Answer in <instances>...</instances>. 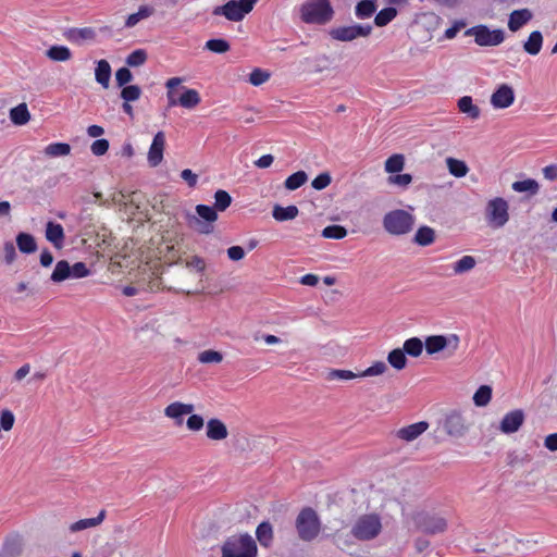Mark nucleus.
<instances>
[{"label": "nucleus", "instance_id": "1", "mask_svg": "<svg viewBox=\"0 0 557 557\" xmlns=\"http://www.w3.org/2000/svg\"><path fill=\"white\" fill-rule=\"evenodd\" d=\"M333 15L330 0H308L300 7V18L307 24L324 25Z\"/></svg>", "mask_w": 557, "mask_h": 557}, {"label": "nucleus", "instance_id": "2", "mask_svg": "<svg viewBox=\"0 0 557 557\" xmlns=\"http://www.w3.org/2000/svg\"><path fill=\"white\" fill-rule=\"evenodd\" d=\"M413 225L414 216L403 209L392 210L383 218L384 230L394 236H401L410 233Z\"/></svg>", "mask_w": 557, "mask_h": 557}, {"label": "nucleus", "instance_id": "3", "mask_svg": "<svg viewBox=\"0 0 557 557\" xmlns=\"http://www.w3.org/2000/svg\"><path fill=\"white\" fill-rule=\"evenodd\" d=\"M296 530L301 541H313L321 531V521L318 513L310 507L300 510L296 518Z\"/></svg>", "mask_w": 557, "mask_h": 557}, {"label": "nucleus", "instance_id": "4", "mask_svg": "<svg viewBox=\"0 0 557 557\" xmlns=\"http://www.w3.org/2000/svg\"><path fill=\"white\" fill-rule=\"evenodd\" d=\"M381 531L382 522L376 513L361 515L351 527V535L359 541L374 540Z\"/></svg>", "mask_w": 557, "mask_h": 557}, {"label": "nucleus", "instance_id": "5", "mask_svg": "<svg viewBox=\"0 0 557 557\" xmlns=\"http://www.w3.org/2000/svg\"><path fill=\"white\" fill-rule=\"evenodd\" d=\"M485 220L492 228H502L509 221V203L503 197H495L486 202Z\"/></svg>", "mask_w": 557, "mask_h": 557}, {"label": "nucleus", "instance_id": "6", "mask_svg": "<svg viewBox=\"0 0 557 557\" xmlns=\"http://www.w3.org/2000/svg\"><path fill=\"white\" fill-rule=\"evenodd\" d=\"M195 210L198 216H190L189 225L199 234H211L218 220V211L207 205H197Z\"/></svg>", "mask_w": 557, "mask_h": 557}, {"label": "nucleus", "instance_id": "7", "mask_svg": "<svg viewBox=\"0 0 557 557\" xmlns=\"http://www.w3.org/2000/svg\"><path fill=\"white\" fill-rule=\"evenodd\" d=\"M413 520L417 529L429 535L444 533L447 530V520L435 513L422 511L417 513Z\"/></svg>", "mask_w": 557, "mask_h": 557}, {"label": "nucleus", "instance_id": "8", "mask_svg": "<svg viewBox=\"0 0 557 557\" xmlns=\"http://www.w3.org/2000/svg\"><path fill=\"white\" fill-rule=\"evenodd\" d=\"M465 36H473L476 45L493 47L500 45L505 39L503 29L491 30L486 25H476L465 32Z\"/></svg>", "mask_w": 557, "mask_h": 557}, {"label": "nucleus", "instance_id": "9", "mask_svg": "<svg viewBox=\"0 0 557 557\" xmlns=\"http://www.w3.org/2000/svg\"><path fill=\"white\" fill-rule=\"evenodd\" d=\"M371 24H355L332 28L330 36L338 41H352L359 37H369L372 33Z\"/></svg>", "mask_w": 557, "mask_h": 557}, {"label": "nucleus", "instance_id": "10", "mask_svg": "<svg viewBox=\"0 0 557 557\" xmlns=\"http://www.w3.org/2000/svg\"><path fill=\"white\" fill-rule=\"evenodd\" d=\"M459 342V336L456 334H450L449 336L431 335L425 338L424 345L429 355L440 352L446 348L450 349L453 354L458 349Z\"/></svg>", "mask_w": 557, "mask_h": 557}, {"label": "nucleus", "instance_id": "11", "mask_svg": "<svg viewBox=\"0 0 557 557\" xmlns=\"http://www.w3.org/2000/svg\"><path fill=\"white\" fill-rule=\"evenodd\" d=\"M64 38L76 46L90 44L97 39V30L94 27H71L64 30Z\"/></svg>", "mask_w": 557, "mask_h": 557}, {"label": "nucleus", "instance_id": "12", "mask_svg": "<svg viewBox=\"0 0 557 557\" xmlns=\"http://www.w3.org/2000/svg\"><path fill=\"white\" fill-rule=\"evenodd\" d=\"M525 420L522 409H515L504 416L499 423V431L504 434H512L519 431Z\"/></svg>", "mask_w": 557, "mask_h": 557}, {"label": "nucleus", "instance_id": "13", "mask_svg": "<svg viewBox=\"0 0 557 557\" xmlns=\"http://www.w3.org/2000/svg\"><path fill=\"white\" fill-rule=\"evenodd\" d=\"M468 423L461 413L453 411L446 416L444 421V429L448 435L454 437H461L468 431Z\"/></svg>", "mask_w": 557, "mask_h": 557}, {"label": "nucleus", "instance_id": "14", "mask_svg": "<svg viewBox=\"0 0 557 557\" xmlns=\"http://www.w3.org/2000/svg\"><path fill=\"white\" fill-rule=\"evenodd\" d=\"M515 101L513 88L507 84H502L491 96V104L494 109H506Z\"/></svg>", "mask_w": 557, "mask_h": 557}, {"label": "nucleus", "instance_id": "15", "mask_svg": "<svg viewBox=\"0 0 557 557\" xmlns=\"http://www.w3.org/2000/svg\"><path fill=\"white\" fill-rule=\"evenodd\" d=\"M214 15H224L230 21H240L244 18V0H232L226 4L216 7L213 10Z\"/></svg>", "mask_w": 557, "mask_h": 557}, {"label": "nucleus", "instance_id": "16", "mask_svg": "<svg viewBox=\"0 0 557 557\" xmlns=\"http://www.w3.org/2000/svg\"><path fill=\"white\" fill-rule=\"evenodd\" d=\"M165 146V136L163 132H158L148 151V163L150 166H158L163 159V150Z\"/></svg>", "mask_w": 557, "mask_h": 557}, {"label": "nucleus", "instance_id": "17", "mask_svg": "<svg viewBox=\"0 0 557 557\" xmlns=\"http://www.w3.org/2000/svg\"><path fill=\"white\" fill-rule=\"evenodd\" d=\"M195 407L193 404L174 401L165 407L164 414L173 419L176 425H182L184 416L193 413Z\"/></svg>", "mask_w": 557, "mask_h": 557}, {"label": "nucleus", "instance_id": "18", "mask_svg": "<svg viewBox=\"0 0 557 557\" xmlns=\"http://www.w3.org/2000/svg\"><path fill=\"white\" fill-rule=\"evenodd\" d=\"M222 557H244V534L230 536L224 542Z\"/></svg>", "mask_w": 557, "mask_h": 557}, {"label": "nucleus", "instance_id": "19", "mask_svg": "<svg viewBox=\"0 0 557 557\" xmlns=\"http://www.w3.org/2000/svg\"><path fill=\"white\" fill-rule=\"evenodd\" d=\"M206 435L211 441H222L228 435L226 425L216 418H212L207 422Z\"/></svg>", "mask_w": 557, "mask_h": 557}, {"label": "nucleus", "instance_id": "20", "mask_svg": "<svg viewBox=\"0 0 557 557\" xmlns=\"http://www.w3.org/2000/svg\"><path fill=\"white\" fill-rule=\"evenodd\" d=\"M533 17L529 9L515 10L510 13L508 20V28L511 32H518L523 25L529 23Z\"/></svg>", "mask_w": 557, "mask_h": 557}, {"label": "nucleus", "instance_id": "21", "mask_svg": "<svg viewBox=\"0 0 557 557\" xmlns=\"http://www.w3.org/2000/svg\"><path fill=\"white\" fill-rule=\"evenodd\" d=\"M429 428V423L420 421L408 426L401 428L397 431V436L406 442H411L419 437Z\"/></svg>", "mask_w": 557, "mask_h": 557}, {"label": "nucleus", "instance_id": "22", "mask_svg": "<svg viewBox=\"0 0 557 557\" xmlns=\"http://www.w3.org/2000/svg\"><path fill=\"white\" fill-rule=\"evenodd\" d=\"M64 231L61 224L49 221L46 225V238L55 248L61 249L64 243Z\"/></svg>", "mask_w": 557, "mask_h": 557}, {"label": "nucleus", "instance_id": "23", "mask_svg": "<svg viewBox=\"0 0 557 557\" xmlns=\"http://www.w3.org/2000/svg\"><path fill=\"white\" fill-rule=\"evenodd\" d=\"M111 74V65L107 60L102 59L96 62L95 79L103 88L109 87Z\"/></svg>", "mask_w": 557, "mask_h": 557}, {"label": "nucleus", "instance_id": "24", "mask_svg": "<svg viewBox=\"0 0 557 557\" xmlns=\"http://www.w3.org/2000/svg\"><path fill=\"white\" fill-rule=\"evenodd\" d=\"M299 214V210L296 206L290 205L287 207H282L280 205H275L272 210V216L277 222H285L294 220Z\"/></svg>", "mask_w": 557, "mask_h": 557}, {"label": "nucleus", "instance_id": "25", "mask_svg": "<svg viewBox=\"0 0 557 557\" xmlns=\"http://www.w3.org/2000/svg\"><path fill=\"white\" fill-rule=\"evenodd\" d=\"M104 518L106 510H101L97 517L78 520L72 523L69 529L72 533H75L86 529L95 528L101 524Z\"/></svg>", "mask_w": 557, "mask_h": 557}, {"label": "nucleus", "instance_id": "26", "mask_svg": "<svg viewBox=\"0 0 557 557\" xmlns=\"http://www.w3.org/2000/svg\"><path fill=\"white\" fill-rule=\"evenodd\" d=\"M256 537L261 546L268 548L273 543V528L270 522H261L256 530Z\"/></svg>", "mask_w": 557, "mask_h": 557}, {"label": "nucleus", "instance_id": "27", "mask_svg": "<svg viewBox=\"0 0 557 557\" xmlns=\"http://www.w3.org/2000/svg\"><path fill=\"white\" fill-rule=\"evenodd\" d=\"M10 120L14 125H25L30 120V113L27 109L26 103H20L18 106L10 110Z\"/></svg>", "mask_w": 557, "mask_h": 557}, {"label": "nucleus", "instance_id": "28", "mask_svg": "<svg viewBox=\"0 0 557 557\" xmlns=\"http://www.w3.org/2000/svg\"><path fill=\"white\" fill-rule=\"evenodd\" d=\"M434 240L435 231L430 226L419 227L413 236V243L422 247L432 245Z\"/></svg>", "mask_w": 557, "mask_h": 557}, {"label": "nucleus", "instance_id": "29", "mask_svg": "<svg viewBox=\"0 0 557 557\" xmlns=\"http://www.w3.org/2000/svg\"><path fill=\"white\" fill-rule=\"evenodd\" d=\"M516 193H528L530 197L535 196L540 190V184L534 178L513 182L511 185Z\"/></svg>", "mask_w": 557, "mask_h": 557}, {"label": "nucleus", "instance_id": "30", "mask_svg": "<svg viewBox=\"0 0 557 557\" xmlns=\"http://www.w3.org/2000/svg\"><path fill=\"white\" fill-rule=\"evenodd\" d=\"M543 45V36L540 30H534L530 34L528 40L523 44V49L531 55H536Z\"/></svg>", "mask_w": 557, "mask_h": 557}, {"label": "nucleus", "instance_id": "31", "mask_svg": "<svg viewBox=\"0 0 557 557\" xmlns=\"http://www.w3.org/2000/svg\"><path fill=\"white\" fill-rule=\"evenodd\" d=\"M46 57L55 62H65L72 58V52L66 46H51L46 51Z\"/></svg>", "mask_w": 557, "mask_h": 557}, {"label": "nucleus", "instance_id": "32", "mask_svg": "<svg viewBox=\"0 0 557 557\" xmlns=\"http://www.w3.org/2000/svg\"><path fill=\"white\" fill-rule=\"evenodd\" d=\"M16 245L20 251L23 253H33L37 250L35 237L28 233L17 234Z\"/></svg>", "mask_w": 557, "mask_h": 557}, {"label": "nucleus", "instance_id": "33", "mask_svg": "<svg viewBox=\"0 0 557 557\" xmlns=\"http://www.w3.org/2000/svg\"><path fill=\"white\" fill-rule=\"evenodd\" d=\"M377 9L375 0H361L355 8V14L358 18L364 20L371 17Z\"/></svg>", "mask_w": 557, "mask_h": 557}, {"label": "nucleus", "instance_id": "34", "mask_svg": "<svg viewBox=\"0 0 557 557\" xmlns=\"http://www.w3.org/2000/svg\"><path fill=\"white\" fill-rule=\"evenodd\" d=\"M458 108L462 113L468 114L469 117L476 120L480 116V109L473 103L470 96H463L458 100Z\"/></svg>", "mask_w": 557, "mask_h": 557}, {"label": "nucleus", "instance_id": "35", "mask_svg": "<svg viewBox=\"0 0 557 557\" xmlns=\"http://www.w3.org/2000/svg\"><path fill=\"white\" fill-rule=\"evenodd\" d=\"M154 13V9L150 5H140L136 13L128 15L125 22V27L132 28L139 21L151 16Z\"/></svg>", "mask_w": 557, "mask_h": 557}, {"label": "nucleus", "instance_id": "36", "mask_svg": "<svg viewBox=\"0 0 557 557\" xmlns=\"http://www.w3.org/2000/svg\"><path fill=\"white\" fill-rule=\"evenodd\" d=\"M50 278L54 283L71 278L70 263L66 260L58 261Z\"/></svg>", "mask_w": 557, "mask_h": 557}, {"label": "nucleus", "instance_id": "37", "mask_svg": "<svg viewBox=\"0 0 557 557\" xmlns=\"http://www.w3.org/2000/svg\"><path fill=\"white\" fill-rule=\"evenodd\" d=\"M178 103L183 108L193 109L200 103V96L196 89H185L178 98Z\"/></svg>", "mask_w": 557, "mask_h": 557}, {"label": "nucleus", "instance_id": "38", "mask_svg": "<svg viewBox=\"0 0 557 557\" xmlns=\"http://www.w3.org/2000/svg\"><path fill=\"white\" fill-rule=\"evenodd\" d=\"M398 14L394 7H387L379 11L374 17V24L379 27H384L389 24Z\"/></svg>", "mask_w": 557, "mask_h": 557}, {"label": "nucleus", "instance_id": "39", "mask_svg": "<svg viewBox=\"0 0 557 557\" xmlns=\"http://www.w3.org/2000/svg\"><path fill=\"white\" fill-rule=\"evenodd\" d=\"M44 152L49 158L65 157L71 153V146L66 143H53L48 145Z\"/></svg>", "mask_w": 557, "mask_h": 557}, {"label": "nucleus", "instance_id": "40", "mask_svg": "<svg viewBox=\"0 0 557 557\" xmlns=\"http://www.w3.org/2000/svg\"><path fill=\"white\" fill-rule=\"evenodd\" d=\"M388 363L396 370H403L407 366V357L403 349L395 348L387 355Z\"/></svg>", "mask_w": 557, "mask_h": 557}, {"label": "nucleus", "instance_id": "41", "mask_svg": "<svg viewBox=\"0 0 557 557\" xmlns=\"http://www.w3.org/2000/svg\"><path fill=\"white\" fill-rule=\"evenodd\" d=\"M307 181V173L305 171H297L285 180L284 187L287 190H296L299 187H301Z\"/></svg>", "mask_w": 557, "mask_h": 557}, {"label": "nucleus", "instance_id": "42", "mask_svg": "<svg viewBox=\"0 0 557 557\" xmlns=\"http://www.w3.org/2000/svg\"><path fill=\"white\" fill-rule=\"evenodd\" d=\"M401 349L406 355L419 357L423 351V342L418 337H411L405 341Z\"/></svg>", "mask_w": 557, "mask_h": 557}, {"label": "nucleus", "instance_id": "43", "mask_svg": "<svg viewBox=\"0 0 557 557\" xmlns=\"http://www.w3.org/2000/svg\"><path fill=\"white\" fill-rule=\"evenodd\" d=\"M446 163L449 170V173L455 177H463L467 175L469 169L468 165L461 161L454 158H447Z\"/></svg>", "mask_w": 557, "mask_h": 557}, {"label": "nucleus", "instance_id": "44", "mask_svg": "<svg viewBox=\"0 0 557 557\" xmlns=\"http://www.w3.org/2000/svg\"><path fill=\"white\" fill-rule=\"evenodd\" d=\"M492 398V388L488 385L480 386L473 395V401L478 407L486 406Z\"/></svg>", "mask_w": 557, "mask_h": 557}, {"label": "nucleus", "instance_id": "45", "mask_svg": "<svg viewBox=\"0 0 557 557\" xmlns=\"http://www.w3.org/2000/svg\"><path fill=\"white\" fill-rule=\"evenodd\" d=\"M405 165V158L403 154H393L385 161V171L387 173H399Z\"/></svg>", "mask_w": 557, "mask_h": 557}, {"label": "nucleus", "instance_id": "46", "mask_svg": "<svg viewBox=\"0 0 557 557\" xmlns=\"http://www.w3.org/2000/svg\"><path fill=\"white\" fill-rule=\"evenodd\" d=\"M476 264L475 259L472 256H463L457 262L454 263L455 274H463L471 271Z\"/></svg>", "mask_w": 557, "mask_h": 557}, {"label": "nucleus", "instance_id": "47", "mask_svg": "<svg viewBox=\"0 0 557 557\" xmlns=\"http://www.w3.org/2000/svg\"><path fill=\"white\" fill-rule=\"evenodd\" d=\"M214 209L216 211H225L232 203V197L223 189H219L214 194Z\"/></svg>", "mask_w": 557, "mask_h": 557}, {"label": "nucleus", "instance_id": "48", "mask_svg": "<svg viewBox=\"0 0 557 557\" xmlns=\"http://www.w3.org/2000/svg\"><path fill=\"white\" fill-rule=\"evenodd\" d=\"M347 235V230L337 224L329 225L323 228L322 236L324 238L342 239Z\"/></svg>", "mask_w": 557, "mask_h": 557}, {"label": "nucleus", "instance_id": "49", "mask_svg": "<svg viewBox=\"0 0 557 557\" xmlns=\"http://www.w3.org/2000/svg\"><path fill=\"white\" fill-rule=\"evenodd\" d=\"M200 363H220L223 360V355L220 351L208 349L198 354L197 357Z\"/></svg>", "mask_w": 557, "mask_h": 557}, {"label": "nucleus", "instance_id": "50", "mask_svg": "<svg viewBox=\"0 0 557 557\" xmlns=\"http://www.w3.org/2000/svg\"><path fill=\"white\" fill-rule=\"evenodd\" d=\"M271 77V73L267 70H262L260 67H256L252 70V72L249 74V83L253 86H260L268 82Z\"/></svg>", "mask_w": 557, "mask_h": 557}, {"label": "nucleus", "instance_id": "51", "mask_svg": "<svg viewBox=\"0 0 557 557\" xmlns=\"http://www.w3.org/2000/svg\"><path fill=\"white\" fill-rule=\"evenodd\" d=\"M147 58L148 54L146 50L137 49L127 55L125 62L128 66L136 67L143 65L147 61Z\"/></svg>", "mask_w": 557, "mask_h": 557}, {"label": "nucleus", "instance_id": "52", "mask_svg": "<svg viewBox=\"0 0 557 557\" xmlns=\"http://www.w3.org/2000/svg\"><path fill=\"white\" fill-rule=\"evenodd\" d=\"M140 95L141 89L137 85H127L124 86L121 90V98L126 102L138 100L140 98Z\"/></svg>", "mask_w": 557, "mask_h": 557}, {"label": "nucleus", "instance_id": "53", "mask_svg": "<svg viewBox=\"0 0 557 557\" xmlns=\"http://www.w3.org/2000/svg\"><path fill=\"white\" fill-rule=\"evenodd\" d=\"M354 536L350 534L335 533L333 535V542L336 547L341 550H345L355 545Z\"/></svg>", "mask_w": 557, "mask_h": 557}, {"label": "nucleus", "instance_id": "54", "mask_svg": "<svg viewBox=\"0 0 557 557\" xmlns=\"http://www.w3.org/2000/svg\"><path fill=\"white\" fill-rule=\"evenodd\" d=\"M206 49L215 53H225L230 50V44L225 39H210L206 42Z\"/></svg>", "mask_w": 557, "mask_h": 557}, {"label": "nucleus", "instance_id": "55", "mask_svg": "<svg viewBox=\"0 0 557 557\" xmlns=\"http://www.w3.org/2000/svg\"><path fill=\"white\" fill-rule=\"evenodd\" d=\"M387 370V366L383 361H376L373 363V366L369 367L361 373H359L360 377L364 376H374V375H381Z\"/></svg>", "mask_w": 557, "mask_h": 557}, {"label": "nucleus", "instance_id": "56", "mask_svg": "<svg viewBox=\"0 0 557 557\" xmlns=\"http://www.w3.org/2000/svg\"><path fill=\"white\" fill-rule=\"evenodd\" d=\"M115 81L119 87L127 86L133 81V74L127 67H121L115 73Z\"/></svg>", "mask_w": 557, "mask_h": 557}, {"label": "nucleus", "instance_id": "57", "mask_svg": "<svg viewBox=\"0 0 557 557\" xmlns=\"http://www.w3.org/2000/svg\"><path fill=\"white\" fill-rule=\"evenodd\" d=\"M360 377L358 373H354L350 370H332L327 374V380H352Z\"/></svg>", "mask_w": 557, "mask_h": 557}, {"label": "nucleus", "instance_id": "58", "mask_svg": "<svg viewBox=\"0 0 557 557\" xmlns=\"http://www.w3.org/2000/svg\"><path fill=\"white\" fill-rule=\"evenodd\" d=\"M71 278H82L89 275V270L84 262H76L70 265Z\"/></svg>", "mask_w": 557, "mask_h": 557}, {"label": "nucleus", "instance_id": "59", "mask_svg": "<svg viewBox=\"0 0 557 557\" xmlns=\"http://www.w3.org/2000/svg\"><path fill=\"white\" fill-rule=\"evenodd\" d=\"M187 429L193 432L200 431L205 425V420L199 414L190 413L189 418L186 421Z\"/></svg>", "mask_w": 557, "mask_h": 557}, {"label": "nucleus", "instance_id": "60", "mask_svg": "<svg viewBox=\"0 0 557 557\" xmlns=\"http://www.w3.org/2000/svg\"><path fill=\"white\" fill-rule=\"evenodd\" d=\"M331 181L332 178L329 173H321L311 182V186L317 190H322L331 184Z\"/></svg>", "mask_w": 557, "mask_h": 557}, {"label": "nucleus", "instance_id": "61", "mask_svg": "<svg viewBox=\"0 0 557 557\" xmlns=\"http://www.w3.org/2000/svg\"><path fill=\"white\" fill-rule=\"evenodd\" d=\"M108 149H109V141L103 138L96 139L90 146L91 152L97 157H100V156H103L104 153H107Z\"/></svg>", "mask_w": 557, "mask_h": 557}, {"label": "nucleus", "instance_id": "62", "mask_svg": "<svg viewBox=\"0 0 557 557\" xmlns=\"http://www.w3.org/2000/svg\"><path fill=\"white\" fill-rule=\"evenodd\" d=\"M15 418L12 411L4 409L0 414V424L4 431H10L13 428Z\"/></svg>", "mask_w": 557, "mask_h": 557}, {"label": "nucleus", "instance_id": "63", "mask_svg": "<svg viewBox=\"0 0 557 557\" xmlns=\"http://www.w3.org/2000/svg\"><path fill=\"white\" fill-rule=\"evenodd\" d=\"M531 460L530 455L525 454L524 456H519L515 451L508 453L507 455V465L510 467L521 466Z\"/></svg>", "mask_w": 557, "mask_h": 557}, {"label": "nucleus", "instance_id": "64", "mask_svg": "<svg viewBox=\"0 0 557 557\" xmlns=\"http://www.w3.org/2000/svg\"><path fill=\"white\" fill-rule=\"evenodd\" d=\"M411 182H412V176L408 173L391 175L388 177L389 184L398 185L400 187H407Z\"/></svg>", "mask_w": 557, "mask_h": 557}]
</instances>
